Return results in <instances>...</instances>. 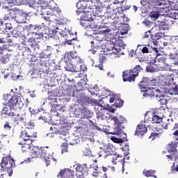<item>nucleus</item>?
Masks as SVG:
<instances>
[{"label": "nucleus", "mask_w": 178, "mask_h": 178, "mask_svg": "<svg viewBox=\"0 0 178 178\" xmlns=\"http://www.w3.org/2000/svg\"><path fill=\"white\" fill-rule=\"evenodd\" d=\"M10 34L13 35L15 38H19L22 35V31L19 28H15L12 31L10 32Z\"/></svg>", "instance_id": "obj_30"}, {"label": "nucleus", "mask_w": 178, "mask_h": 178, "mask_svg": "<svg viewBox=\"0 0 178 178\" xmlns=\"http://www.w3.org/2000/svg\"><path fill=\"white\" fill-rule=\"evenodd\" d=\"M34 10H36L38 12V13H39V15H42L43 19H44V20H46L47 22H49V17L45 15H48V13H47V7L44 6L38 3H37L36 6H35V8H33Z\"/></svg>", "instance_id": "obj_11"}, {"label": "nucleus", "mask_w": 178, "mask_h": 178, "mask_svg": "<svg viewBox=\"0 0 178 178\" xmlns=\"http://www.w3.org/2000/svg\"><path fill=\"white\" fill-rule=\"evenodd\" d=\"M29 45L31 49L34 51L35 54H38L39 52H41V47H40V44L36 42H34L33 43H31Z\"/></svg>", "instance_id": "obj_25"}, {"label": "nucleus", "mask_w": 178, "mask_h": 178, "mask_svg": "<svg viewBox=\"0 0 178 178\" xmlns=\"http://www.w3.org/2000/svg\"><path fill=\"white\" fill-rule=\"evenodd\" d=\"M140 72H143V67L140 65H136L133 70H130V72L133 73L132 75L135 76V77H137L138 73H140Z\"/></svg>", "instance_id": "obj_27"}, {"label": "nucleus", "mask_w": 178, "mask_h": 178, "mask_svg": "<svg viewBox=\"0 0 178 178\" xmlns=\"http://www.w3.org/2000/svg\"><path fill=\"white\" fill-rule=\"evenodd\" d=\"M111 120L114 122V131L110 133V134H113V136H124L122 138H118L115 136L111 138L112 141L113 143H116L117 144H122L124 141H127V135L124 134V123H127V120L126 118H123V116L120 115L119 117L111 116Z\"/></svg>", "instance_id": "obj_3"}, {"label": "nucleus", "mask_w": 178, "mask_h": 178, "mask_svg": "<svg viewBox=\"0 0 178 178\" xmlns=\"http://www.w3.org/2000/svg\"><path fill=\"white\" fill-rule=\"evenodd\" d=\"M22 50L24 51V53L27 54V55H31V49L30 48V44L26 43V42H22Z\"/></svg>", "instance_id": "obj_23"}, {"label": "nucleus", "mask_w": 178, "mask_h": 178, "mask_svg": "<svg viewBox=\"0 0 178 178\" xmlns=\"http://www.w3.org/2000/svg\"><path fill=\"white\" fill-rule=\"evenodd\" d=\"M127 76L128 74L126 72H124L122 74L123 81H129V83H131V81H134L136 80V75L131 74L129 76Z\"/></svg>", "instance_id": "obj_24"}, {"label": "nucleus", "mask_w": 178, "mask_h": 178, "mask_svg": "<svg viewBox=\"0 0 178 178\" xmlns=\"http://www.w3.org/2000/svg\"><path fill=\"white\" fill-rule=\"evenodd\" d=\"M96 91V92H98V91H99V88H98V86H95V87L92 88L90 90H89V92H90L92 94V95H94L95 94V92H94V90Z\"/></svg>", "instance_id": "obj_57"}, {"label": "nucleus", "mask_w": 178, "mask_h": 178, "mask_svg": "<svg viewBox=\"0 0 178 178\" xmlns=\"http://www.w3.org/2000/svg\"><path fill=\"white\" fill-rule=\"evenodd\" d=\"M19 137H20V138H24L25 137L31 138L32 137H33V138L37 137V134H35L33 135H29V133H27V131H24L21 132Z\"/></svg>", "instance_id": "obj_39"}, {"label": "nucleus", "mask_w": 178, "mask_h": 178, "mask_svg": "<svg viewBox=\"0 0 178 178\" xmlns=\"http://www.w3.org/2000/svg\"><path fill=\"white\" fill-rule=\"evenodd\" d=\"M24 141H28V145H26L27 147H29V145H30V144H32L33 141L31 140V138L29 137H25L23 138Z\"/></svg>", "instance_id": "obj_62"}, {"label": "nucleus", "mask_w": 178, "mask_h": 178, "mask_svg": "<svg viewBox=\"0 0 178 178\" xmlns=\"http://www.w3.org/2000/svg\"><path fill=\"white\" fill-rule=\"evenodd\" d=\"M160 15L159 11L158 10H153L150 13V17H152V20H157Z\"/></svg>", "instance_id": "obj_41"}, {"label": "nucleus", "mask_w": 178, "mask_h": 178, "mask_svg": "<svg viewBox=\"0 0 178 178\" xmlns=\"http://www.w3.org/2000/svg\"><path fill=\"white\" fill-rule=\"evenodd\" d=\"M33 24H29L26 25H24L22 30L24 33H27V35L29 34H33Z\"/></svg>", "instance_id": "obj_21"}, {"label": "nucleus", "mask_w": 178, "mask_h": 178, "mask_svg": "<svg viewBox=\"0 0 178 178\" xmlns=\"http://www.w3.org/2000/svg\"><path fill=\"white\" fill-rule=\"evenodd\" d=\"M97 120H105L106 119V116H105V111L104 110L98 111L96 113Z\"/></svg>", "instance_id": "obj_29"}, {"label": "nucleus", "mask_w": 178, "mask_h": 178, "mask_svg": "<svg viewBox=\"0 0 178 178\" xmlns=\"http://www.w3.org/2000/svg\"><path fill=\"white\" fill-rule=\"evenodd\" d=\"M93 169H95V171L93 172L92 176L94 177H98V175H99V172L98 171V165H95L92 167Z\"/></svg>", "instance_id": "obj_53"}, {"label": "nucleus", "mask_w": 178, "mask_h": 178, "mask_svg": "<svg viewBox=\"0 0 178 178\" xmlns=\"http://www.w3.org/2000/svg\"><path fill=\"white\" fill-rule=\"evenodd\" d=\"M8 3H12L16 6H22V5H28L31 9H35L37 2L35 0H8Z\"/></svg>", "instance_id": "obj_9"}, {"label": "nucleus", "mask_w": 178, "mask_h": 178, "mask_svg": "<svg viewBox=\"0 0 178 178\" xmlns=\"http://www.w3.org/2000/svg\"><path fill=\"white\" fill-rule=\"evenodd\" d=\"M143 24H145V26H147V27H149V26H152V24H154V22L146 19L143 22Z\"/></svg>", "instance_id": "obj_59"}, {"label": "nucleus", "mask_w": 178, "mask_h": 178, "mask_svg": "<svg viewBox=\"0 0 178 178\" xmlns=\"http://www.w3.org/2000/svg\"><path fill=\"white\" fill-rule=\"evenodd\" d=\"M52 55V47L47 46V49H43L39 54L40 59H47V58H49Z\"/></svg>", "instance_id": "obj_13"}, {"label": "nucleus", "mask_w": 178, "mask_h": 178, "mask_svg": "<svg viewBox=\"0 0 178 178\" xmlns=\"http://www.w3.org/2000/svg\"><path fill=\"white\" fill-rule=\"evenodd\" d=\"M94 2H96L97 4H95V10H93L91 13L93 14L94 17H96V19H105V17L104 16V11L103 9H106V4L105 3H102L99 0H93Z\"/></svg>", "instance_id": "obj_6"}, {"label": "nucleus", "mask_w": 178, "mask_h": 178, "mask_svg": "<svg viewBox=\"0 0 178 178\" xmlns=\"http://www.w3.org/2000/svg\"><path fill=\"white\" fill-rule=\"evenodd\" d=\"M168 25L166 24V23L163 22H161L159 24V30H166V26Z\"/></svg>", "instance_id": "obj_50"}, {"label": "nucleus", "mask_w": 178, "mask_h": 178, "mask_svg": "<svg viewBox=\"0 0 178 178\" xmlns=\"http://www.w3.org/2000/svg\"><path fill=\"white\" fill-rule=\"evenodd\" d=\"M122 26H120V23L117 22L116 20L113 21L111 26L113 27V30H119L121 29V35H124L129 33V30H130V25L129 24H121Z\"/></svg>", "instance_id": "obj_10"}, {"label": "nucleus", "mask_w": 178, "mask_h": 178, "mask_svg": "<svg viewBox=\"0 0 178 178\" xmlns=\"http://www.w3.org/2000/svg\"><path fill=\"white\" fill-rule=\"evenodd\" d=\"M10 15H11V19L15 20L16 23H18V24L26 23L22 12L18 13H10Z\"/></svg>", "instance_id": "obj_14"}, {"label": "nucleus", "mask_w": 178, "mask_h": 178, "mask_svg": "<svg viewBox=\"0 0 178 178\" xmlns=\"http://www.w3.org/2000/svg\"><path fill=\"white\" fill-rule=\"evenodd\" d=\"M52 37V42H54V45L55 47H62V44H60V39L58 36L55 35V34L53 35Z\"/></svg>", "instance_id": "obj_32"}, {"label": "nucleus", "mask_w": 178, "mask_h": 178, "mask_svg": "<svg viewBox=\"0 0 178 178\" xmlns=\"http://www.w3.org/2000/svg\"><path fill=\"white\" fill-rule=\"evenodd\" d=\"M70 56H71L72 59H73V60H74V59H76V62H80L81 60L80 59V57L77 56L76 53L70 52Z\"/></svg>", "instance_id": "obj_46"}, {"label": "nucleus", "mask_w": 178, "mask_h": 178, "mask_svg": "<svg viewBox=\"0 0 178 178\" xmlns=\"http://www.w3.org/2000/svg\"><path fill=\"white\" fill-rule=\"evenodd\" d=\"M22 16L24 17V20L26 23V20H27V19H29V17H30V15H31V13H27L25 11H22Z\"/></svg>", "instance_id": "obj_49"}, {"label": "nucleus", "mask_w": 178, "mask_h": 178, "mask_svg": "<svg viewBox=\"0 0 178 178\" xmlns=\"http://www.w3.org/2000/svg\"><path fill=\"white\" fill-rule=\"evenodd\" d=\"M162 35L163 34L161 32L150 34V38L154 45H158V41L162 38Z\"/></svg>", "instance_id": "obj_18"}, {"label": "nucleus", "mask_w": 178, "mask_h": 178, "mask_svg": "<svg viewBox=\"0 0 178 178\" xmlns=\"http://www.w3.org/2000/svg\"><path fill=\"white\" fill-rule=\"evenodd\" d=\"M175 172H178V164L176 168H175V165L171 167V173H175Z\"/></svg>", "instance_id": "obj_64"}, {"label": "nucleus", "mask_w": 178, "mask_h": 178, "mask_svg": "<svg viewBox=\"0 0 178 178\" xmlns=\"http://www.w3.org/2000/svg\"><path fill=\"white\" fill-rule=\"evenodd\" d=\"M64 67L67 72H72L75 73L79 72V67L77 65L74 66V65H73V63L69 60L67 61L65 60V65Z\"/></svg>", "instance_id": "obj_15"}, {"label": "nucleus", "mask_w": 178, "mask_h": 178, "mask_svg": "<svg viewBox=\"0 0 178 178\" xmlns=\"http://www.w3.org/2000/svg\"><path fill=\"white\" fill-rule=\"evenodd\" d=\"M70 129V127L67 126L65 127V126H63L62 128H60L57 132L60 136H67L69 134V130Z\"/></svg>", "instance_id": "obj_26"}, {"label": "nucleus", "mask_w": 178, "mask_h": 178, "mask_svg": "<svg viewBox=\"0 0 178 178\" xmlns=\"http://www.w3.org/2000/svg\"><path fill=\"white\" fill-rule=\"evenodd\" d=\"M148 131L145 125L138 124L136 131H135V136H143Z\"/></svg>", "instance_id": "obj_17"}, {"label": "nucleus", "mask_w": 178, "mask_h": 178, "mask_svg": "<svg viewBox=\"0 0 178 178\" xmlns=\"http://www.w3.org/2000/svg\"><path fill=\"white\" fill-rule=\"evenodd\" d=\"M75 169L77 172H79V173H81L83 172V169L81 168V165L78 164L76 165H74Z\"/></svg>", "instance_id": "obj_61"}, {"label": "nucleus", "mask_w": 178, "mask_h": 178, "mask_svg": "<svg viewBox=\"0 0 178 178\" xmlns=\"http://www.w3.org/2000/svg\"><path fill=\"white\" fill-rule=\"evenodd\" d=\"M146 72L149 73H155V72H158V65L152 62H150L146 67Z\"/></svg>", "instance_id": "obj_19"}, {"label": "nucleus", "mask_w": 178, "mask_h": 178, "mask_svg": "<svg viewBox=\"0 0 178 178\" xmlns=\"http://www.w3.org/2000/svg\"><path fill=\"white\" fill-rule=\"evenodd\" d=\"M95 19L97 20V18L94 17L91 12L84 13L80 17V24L87 29H95L98 26L95 25Z\"/></svg>", "instance_id": "obj_5"}, {"label": "nucleus", "mask_w": 178, "mask_h": 178, "mask_svg": "<svg viewBox=\"0 0 178 178\" xmlns=\"http://www.w3.org/2000/svg\"><path fill=\"white\" fill-rule=\"evenodd\" d=\"M13 163H15V161L13 160V162H10L9 157H3L0 163L1 168V170H6L10 177L13 175V170L12 169Z\"/></svg>", "instance_id": "obj_8"}, {"label": "nucleus", "mask_w": 178, "mask_h": 178, "mask_svg": "<svg viewBox=\"0 0 178 178\" xmlns=\"http://www.w3.org/2000/svg\"><path fill=\"white\" fill-rule=\"evenodd\" d=\"M59 115V113H57ZM56 115V116L53 117V120H56V122H54V124L58 125V124H63V118H60L58 115Z\"/></svg>", "instance_id": "obj_38"}, {"label": "nucleus", "mask_w": 178, "mask_h": 178, "mask_svg": "<svg viewBox=\"0 0 178 178\" xmlns=\"http://www.w3.org/2000/svg\"><path fill=\"white\" fill-rule=\"evenodd\" d=\"M83 153L85 156H90V155H91V150L86 147L83 149Z\"/></svg>", "instance_id": "obj_51"}, {"label": "nucleus", "mask_w": 178, "mask_h": 178, "mask_svg": "<svg viewBox=\"0 0 178 178\" xmlns=\"http://www.w3.org/2000/svg\"><path fill=\"white\" fill-rule=\"evenodd\" d=\"M155 170H144L143 171V175L146 177H152V176H154L155 175Z\"/></svg>", "instance_id": "obj_43"}, {"label": "nucleus", "mask_w": 178, "mask_h": 178, "mask_svg": "<svg viewBox=\"0 0 178 178\" xmlns=\"http://www.w3.org/2000/svg\"><path fill=\"white\" fill-rule=\"evenodd\" d=\"M106 51L107 52H111V54H113L114 55H118L120 52V46L115 45L109 47H106Z\"/></svg>", "instance_id": "obj_20"}, {"label": "nucleus", "mask_w": 178, "mask_h": 178, "mask_svg": "<svg viewBox=\"0 0 178 178\" xmlns=\"http://www.w3.org/2000/svg\"><path fill=\"white\" fill-rule=\"evenodd\" d=\"M45 148L48 149V146L46 147H33L32 154L35 155V158H44L46 166H49V165H51V159L52 161H54V162H56V160L47 152Z\"/></svg>", "instance_id": "obj_4"}, {"label": "nucleus", "mask_w": 178, "mask_h": 178, "mask_svg": "<svg viewBox=\"0 0 178 178\" xmlns=\"http://www.w3.org/2000/svg\"><path fill=\"white\" fill-rule=\"evenodd\" d=\"M76 101L82 107H75V114L82 115V119H90V111L87 110V105H95L96 106H102L104 101L102 99L96 100L95 99H91L90 97L84 95L76 96ZM85 105V106H84Z\"/></svg>", "instance_id": "obj_2"}, {"label": "nucleus", "mask_w": 178, "mask_h": 178, "mask_svg": "<svg viewBox=\"0 0 178 178\" xmlns=\"http://www.w3.org/2000/svg\"><path fill=\"white\" fill-rule=\"evenodd\" d=\"M8 12L10 13V16L11 17V14L10 13H19L20 12V9L17 8H11V9H8ZM17 12V13H16Z\"/></svg>", "instance_id": "obj_54"}, {"label": "nucleus", "mask_w": 178, "mask_h": 178, "mask_svg": "<svg viewBox=\"0 0 178 178\" xmlns=\"http://www.w3.org/2000/svg\"><path fill=\"white\" fill-rule=\"evenodd\" d=\"M76 67H79V72H87V67L81 63V60L76 62Z\"/></svg>", "instance_id": "obj_36"}, {"label": "nucleus", "mask_w": 178, "mask_h": 178, "mask_svg": "<svg viewBox=\"0 0 178 178\" xmlns=\"http://www.w3.org/2000/svg\"><path fill=\"white\" fill-rule=\"evenodd\" d=\"M76 8H78L76 10L77 16H80V15L81 14L84 15V13H83L84 12V10H83V3H81V1H80L79 3H76Z\"/></svg>", "instance_id": "obj_33"}, {"label": "nucleus", "mask_w": 178, "mask_h": 178, "mask_svg": "<svg viewBox=\"0 0 178 178\" xmlns=\"http://www.w3.org/2000/svg\"><path fill=\"white\" fill-rule=\"evenodd\" d=\"M154 81H155V80L144 77L139 83L140 91L141 92H144L143 97L154 98L157 100L159 105L163 106V105L168 104V99H166V96L161 92V90L156 88L151 89V88H149V86L154 84Z\"/></svg>", "instance_id": "obj_1"}, {"label": "nucleus", "mask_w": 178, "mask_h": 178, "mask_svg": "<svg viewBox=\"0 0 178 178\" xmlns=\"http://www.w3.org/2000/svg\"><path fill=\"white\" fill-rule=\"evenodd\" d=\"M130 9V6L129 5H123L122 7L118 10V12H123V10H129Z\"/></svg>", "instance_id": "obj_56"}, {"label": "nucleus", "mask_w": 178, "mask_h": 178, "mask_svg": "<svg viewBox=\"0 0 178 178\" xmlns=\"http://www.w3.org/2000/svg\"><path fill=\"white\" fill-rule=\"evenodd\" d=\"M32 34L35 36V38H42L44 33L42 32H33Z\"/></svg>", "instance_id": "obj_52"}, {"label": "nucleus", "mask_w": 178, "mask_h": 178, "mask_svg": "<svg viewBox=\"0 0 178 178\" xmlns=\"http://www.w3.org/2000/svg\"><path fill=\"white\" fill-rule=\"evenodd\" d=\"M72 175V172H70V169L65 168L63 170H61L59 172V175H58V177H60V178H67L69 176Z\"/></svg>", "instance_id": "obj_22"}, {"label": "nucleus", "mask_w": 178, "mask_h": 178, "mask_svg": "<svg viewBox=\"0 0 178 178\" xmlns=\"http://www.w3.org/2000/svg\"><path fill=\"white\" fill-rule=\"evenodd\" d=\"M169 16H170V17H172V19H175V20H177V19H178V10H175V11L172 12L170 14Z\"/></svg>", "instance_id": "obj_48"}, {"label": "nucleus", "mask_w": 178, "mask_h": 178, "mask_svg": "<svg viewBox=\"0 0 178 178\" xmlns=\"http://www.w3.org/2000/svg\"><path fill=\"white\" fill-rule=\"evenodd\" d=\"M168 152H175V151H177V149H176V143L171 142L170 144L168 145Z\"/></svg>", "instance_id": "obj_42"}, {"label": "nucleus", "mask_w": 178, "mask_h": 178, "mask_svg": "<svg viewBox=\"0 0 178 178\" xmlns=\"http://www.w3.org/2000/svg\"><path fill=\"white\" fill-rule=\"evenodd\" d=\"M163 120L162 117H159L158 115H154L152 117V122L156 124H159Z\"/></svg>", "instance_id": "obj_40"}, {"label": "nucleus", "mask_w": 178, "mask_h": 178, "mask_svg": "<svg viewBox=\"0 0 178 178\" xmlns=\"http://www.w3.org/2000/svg\"><path fill=\"white\" fill-rule=\"evenodd\" d=\"M1 115H7L9 113V106H5L3 108L1 112Z\"/></svg>", "instance_id": "obj_55"}, {"label": "nucleus", "mask_w": 178, "mask_h": 178, "mask_svg": "<svg viewBox=\"0 0 178 178\" xmlns=\"http://www.w3.org/2000/svg\"><path fill=\"white\" fill-rule=\"evenodd\" d=\"M24 106V99L19 98L17 99V108L22 109Z\"/></svg>", "instance_id": "obj_45"}, {"label": "nucleus", "mask_w": 178, "mask_h": 178, "mask_svg": "<svg viewBox=\"0 0 178 178\" xmlns=\"http://www.w3.org/2000/svg\"><path fill=\"white\" fill-rule=\"evenodd\" d=\"M103 152L108 156L113 155V146L111 145V143H108Z\"/></svg>", "instance_id": "obj_28"}, {"label": "nucleus", "mask_w": 178, "mask_h": 178, "mask_svg": "<svg viewBox=\"0 0 178 178\" xmlns=\"http://www.w3.org/2000/svg\"><path fill=\"white\" fill-rule=\"evenodd\" d=\"M10 58V54H7L6 55H3V56H0V62H1V63H8V62H9Z\"/></svg>", "instance_id": "obj_34"}, {"label": "nucleus", "mask_w": 178, "mask_h": 178, "mask_svg": "<svg viewBox=\"0 0 178 178\" xmlns=\"http://www.w3.org/2000/svg\"><path fill=\"white\" fill-rule=\"evenodd\" d=\"M104 18L99 17V19H95V26H97L95 27V29H99V34H102L103 35L106 37V35L112 34V29L108 27L104 24Z\"/></svg>", "instance_id": "obj_7"}, {"label": "nucleus", "mask_w": 178, "mask_h": 178, "mask_svg": "<svg viewBox=\"0 0 178 178\" xmlns=\"http://www.w3.org/2000/svg\"><path fill=\"white\" fill-rule=\"evenodd\" d=\"M28 94H29V96L31 97V98H35V97H37V95L35 94V90H33V91H28Z\"/></svg>", "instance_id": "obj_60"}, {"label": "nucleus", "mask_w": 178, "mask_h": 178, "mask_svg": "<svg viewBox=\"0 0 178 178\" xmlns=\"http://www.w3.org/2000/svg\"><path fill=\"white\" fill-rule=\"evenodd\" d=\"M112 97H111L109 99L110 104H113V102H115V101H116V99H118V95H116V94L115 93L112 94Z\"/></svg>", "instance_id": "obj_58"}, {"label": "nucleus", "mask_w": 178, "mask_h": 178, "mask_svg": "<svg viewBox=\"0 0 178 178\" xmlns=\"http://www.w3.org/2000/svg\"><path fill=\"white\" fill-rule=\"evenodd\" d=\"M168 93L170 95H178V86L173 83L172 86L171 87V88L168 91Z\"/></svg>", "instance_id": "obj_31"}, {"label": "nucleus", "mask_w": 178, "mask_h": 178, "mask_svg": "<svg viewBox=\"0 0 178 178\" xmlns=\"http://www.w3.org/2000/svg\"><path fill=\"white\" fill-rule=\"evenodd\" d=\"M124 102L120 98L117 97L115 99L113 106L115 108H122L123 106Z\"/></svg>", "instance_id": "obj_37"}, {"label": "nucleus", "mask_w": 178, "mask_h": 178, "mask_svg": "<svg viewBox=\"0 0 178 178\" xmlns=\"http://www.w3.org/2000/svg\"><path fill=\"white\" fill-rule=\"evenodd\" d=\"M39 66H40L39 67L40 69L42 70H48V68H47V67H48V64L46 60L40 59Z\"/></svg>", "instance_id": "obj_35"}, {"label": "nucleus", "mask_w": 178, "mask_h": 178, "mask_svg": "<svg viewBox=\"0 0 178 178\" xmlns=\"http://www.w3.org/2000/svg\"><path fill=\"white\" fill-rule=\"evenodd\" d=\"M81 3H82V8L95 9V4L93 5L94 1H92V0H82Z\"/></svg>", "instance_id": "obj_16"}, {"label": "nucleus", "mask_w": 178, "mask_h": 178, "mask_svg": "<svg viewBox=\"0 0 178 178\" xmlns=\"http://www.w3.org/2000/svg\"><path fill=\"white\" fill-rule=\"evenodd\" d=\"M6 33H8L6 28L5 27L0 28V34H6Z\"/></svg>", "instance_id": "obj_63"}, {"label": "nucleus", "mask_w": 178, "mask_h": 178, "mask_svg": "<svg viewBox=\"0 0 178 178\" xmlns=\"http://www.w3.org/2000/svg\"><path fill=\"white\" fill-rule=\"evenodd\" d=\"M19 99L18 95H13L8 102L10 111H16L17 107V100Z\"/></svg>", "instance_id": "obj_12"}, {"label": "nucleus", "mask_w": 178, "mask_h": 178, "mask_svg": "<svg viewBox=\"0 0 178 178\" xmlns=\"http://www.w3.org/2000/svg\"><path fill=\"white\" fill-rule=\"evenodd\" d=\"M44 29V26L42 25H34L33 24V33H38V32H40L41 31L42 29Z\"/></svg>", "instance_id": "obj_44"}, {"label": "nucleus", "mask_w": 178, "mask_h": 178, "mask_svg": "<svg viewBox=\"0 0 178 178\" xmlns=\"http://www.w3.org/2000/svg\"><path fill=\"white\" fill-rule=\"evenodd\" d=\"M155 4L157 6H165V5H166V1H165V0H156Z\"/></svg>", "instance_id": "obj_47"}]
</instances>
